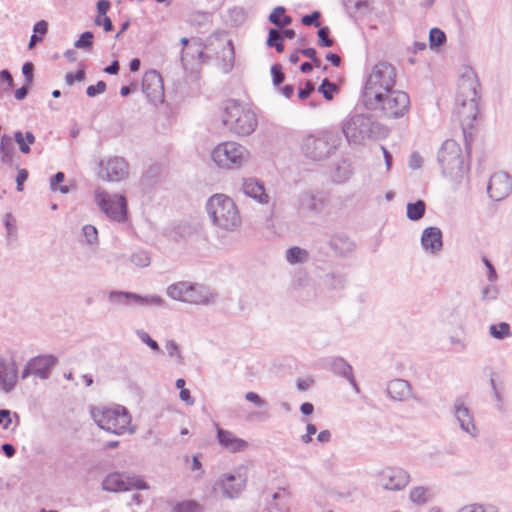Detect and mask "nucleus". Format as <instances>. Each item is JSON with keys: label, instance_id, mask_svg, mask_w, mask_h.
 Returning a JSON list of instances; mask_svg holds the SVG:
<instances>
[{"label": "nucleus", "instance_id": "obj_1", "mask_svg": "<svg viewBox=\"0 0 512 512\" xmlns=\"http://www.w3.org/2000/svg\"><path fill=\"white\" fill-rule=\"evenodd\" d=\"M342 132L349 145H364L368 140L385 138L388 130L371 116L356 114L345 120Z\"/></svg>", "mask_w": 512, "mask_h": 512}, {"label": "nucleus", "instance_id": "obj_2", "mask_svg": "<svg viewBox=\"0 0 512 512\" xmlns=\"http://www.w3.org/2000/svg\"><path fill=\"white\" fill-rule=\"evenodd\" d=\"M479 83L474 73H467L458 82L456 109L461 122L470 126L476 120L478 109Z\"/></svg>", "mask_w": 512, "mask_h": 512}, {"label": "nucleus", "instance_id": "obj_3", "mask_svg": "<svg viewBox=\"0 0 512 512\" xmlns=\"http://www.w3.org/2000/svg\"><path fill=\"white\" fill-rule=\"evenodd\" d=\"M364 104L367 108L378 111L384 118L400 119L409 113L411 100L405 91L393 89L376 100H366Z\"/></svg>", "mask_w": 512, "mask_h": 512}, {"label": "nucleus", "instance_id": "obj_4", "mask_svg": "<svg viewBox=\"0 0 512 512\" xmlns=\"http://www.w3.org/2000/svg\"><path fill=\"white\" fill-rule=\"evenodd\" d=\"M207 211L213 223L224 230H234L241 225V217L234 201L224 195L215 194L207 203Z\"/></svg>", "mask_w": 512, "mask_h": 512}, {"label": "nucleus", "instance_id": "obj_5", "mask_svg": "<svg viewBox=\"0 0 512 512\" xmlns=\"http://www.w3.org/2000/svg\"><path fill=\"white\" fill-rule=\"evenodd\" d=\"M396 69L387 62L377 63L367 77L363 101L376 100L380 95L395 89Z\"/></svg>", "mask_w": 512, "mask_h": 512}, {"label": "nucleus", "instance_id": "obj_6", "mask_svg": "<svg viewBox=\"0 0 512 512\" xmlns=\"http://www.w3.org/2000/svg\"><path fill=\"white\" fill-rule=\"evenodd\" d=\"M222 122L232 133L239 136L250 135L257 127L255 113L233 100L226 102Z\"/></svg>", "mask_w": 512, "mask_h": 512}, {"label": "nucleus", "instance_id": "obj_7", "mask_svg": "<svg viewBox=\"0 0 512 512\" xmlns=\"http://www.w3.org/2000/svg\"><path fill=\"white\" fill-rule=\"evenodd\" d=\"M91 415L98 426L108 432L120 435L130 431L131 417L123 406L94 407Z\"/></svg>", "mask_w": 512, "mask_h": 512}, {"label": "nucleus", "instance_id": "obj_8", "mask_svg": "<svg viewBox=\"0 0 512 512\" xmlns=\"http://www.w3.org/2000/svg\"><path fill=\"white\" fill-rule=\"evenodd\" d=\"M340 139L332 131H322L304 138L302 151L312 160H322L332 154L338 147Z\"/></svg>", "mask_w": 512, "mask_h": 512}, {"label": "nucleus", "instance_id": "obj_9", "mask_svg": "<svg viewBox=\"0 0 512 512\" xmlns=\"http://www.w3.org/2000/svg\"><path fill=\"white\" fill-rule=\"evenodd\" d=\"M214 163L224 169L241 167L249 160L248 150L234 141H226L218 144L211 153Z\"/></svg>", "mask_w": 512, "mask_h": 512}, {"label": "nucleus", "instance_id": "obj_10", "mask_svg": "<svg viewBox=\"0 0 512 512\" xmlns=\"http://www.w3.org/2000/svg\"><path fill=\"white\" fill-rule=\"evenodd\" d=\"M98 207L112 220L123 221L126 217V199L120 195H110L105 190L97 188L94 193Z\"/></svg>", "mask_w": 512, "mask_h": 512}, {"label": "nucleus", "instance_id": "obj_11", "mask_svg": "<svg viewBox=\"0 0 512 512\" xmlns=\"http://www.w3.org/2000/svg\"><path fill=\"white\" fill-rule=\"evenodd\" d=\"M438 161L445 173L458 177L463 171L460 145L454 140H446L438 152Z\"/></svg>", "mask_w": 512, "mask_h": 512}, {"label": "nucleus", "instance_id": "obj_12", "mask_svg": "<svg viewBox=\"0 0 512 512\" xmlns=\"http://www.w3.org/2000/svg\"><path fill=\"white\" fill-rule=\"evenodd\" d=\"M102 488L110 492H122L131 489H147L148 485L139 476L113 472L105 477Z\"/></svg>", "mask_w": 512, "mask_h": 512}, {"label": "nucleus", "instance_id": "obj_13", "mask_svg": "<svg viewBox=\"0 0 512 512\" xmlns=\"http://www.w3.org/2000/svg\"><path fill=\"white\" fill-rule=\"evenodd\" d=\"M409 481V474L401 468L387 467L380 472V483L385 489L401 490Z\"/></svg>", "mask_w": 512, "mask_h": 512}, {"label": "nucleus", "instance_id": "obj_14", "mask_svg": "<svg viewBox=\"0 0 512 512\" xmlns=\"http://www.w3.org/2000/svg\"><path fill=\"white\" fill-rule=\"evenodd\" d=\"M128 175V164L123 158L115 157L101 163L99 176L108 181H120Z\"/></svg>", "mask_w": 512, "mask_h": 512}, {"label": "nucleus", "instance_id": "obj_15", "mask_svg": "<svg viewBox=\"0 0 512 512\" xmlns=\"http://www.w3.org/2000/svg\"><path fill=\"white\" fill-rule=\"evenodd\" d=\"M57 359L52 355L38 356L31 359L22 373V378H26L31 374L40 378H47L51 369L55 366Z\"/></svg>", "mask_w": 512, "mask_h": 512}, {"label": "nucleus", "instance_id": "obj_16", "mask_svg": "<svg viewBox=\"0 0 512 512\" xmlns=\"http://www.w3.org/2000/svg\"><path fill=\"white\" fill-rule=\"evenodd\" d=\"M512 189V182L509 175L505 172H497L490 178L488 183V194L495 201H500L507 197Z\"/></svg>", "mask_w": 512, "mask_h": 512}, {"label": "nucleus", "instance_id": "obj_17", "mask_svg": "<svg viewBox=\"0 0 512 512\" xmlns=\"http://www.w3.org/2000/svg\"><path fill=\"white\" fill-rule=\"evenodd\" d=\"M142 88L147 97L152 101L160 100L164 91L161 75L155 70L145 72Z\"/></svg>", "mask_w": 512, "mask_h": 512}, {"label": "nucleus", "instance_id": "obj_18", "mask_svg": "<svg viewBox=\"0 0 512 512\" xmlns=\"http://www.w3.org/2000/svg\"><path fill=\"white\" fill-rule=\"evenodd\" d=\"M223 494L228 498L240 495L246 486V476L241 473L226 474L218 483Z\"/></svg>", "mask_w": 512, "mask_h": 512}, {"label": "nucleus", "instance_id": "obj_19", "mask_svg": "<svg viewBox=\"0 0 512 512\" xmlns=\"http://www.w3.org/2000/svg\"><path fill=\"white\" fill-rule=\"evenodd\" d=\"M204 57V46L199 39H193L190 46L184 48L181 54V61L183 66L188 69L193 66L195 62L202 63Z\"/></svg>", "mask_w": 512, "mask_h": 512}, {"label": "nucleus", "instance_id": "obj_20", "mask_svg": "<svg viewBox=\"0 0 512 512\" xmlns=\"http://www.w3.org/2000/svg\"><path fill=\"white\" fill-rule=\"evenodd\" d=\"M214 300V294L205 286L199 284H189L187 295L182 299L183 302L191 304H208Z\"/></svg>", "mask_w": 512, "mask_h": 512}, {"label": "nucleus", "instance_id": "obj_21", "mask_svg": "<svg viewBox=\"0 0 512 512\" xmlns=\"http://www.w3.org/2000/svg\"><path fill=\"white\" fill-rule=\"evenodd\" d=\"M217 438L219 443L231 452L242 451L248 447V443L245 440L240 439L232 432L221 428L217 429Z\"/></svg>", "mask_w": 512, "mask_h": 512}, {"label": "nucleus", "instance_id": "obj_22", "mask_svg": "<svg viewBox=\"0 0 512 512\" xmlns=\"http://www.w3.org/2000/svg\"><path fill=\"white\" fill-rule=\"evenodd\" d=\"M17 382V367L14 363L6 364L0 361V388L5 392L11 391Z\"/></svg>", "mask_w": 512, "mask_h": 512}, {"label": "nucleus", "instance_id": "obj_23", "mask_svg": "<svg viewBox=\"0 0 512 512\" xmlns=\"http://www.w3.org/2000/svg\"><path fill=\"white\" fill-rule=\"evenodd\" d=\"M242 189L247 196L256 199L260 203H268L269 196L258 180L254 178L244 179Z\"/></svg>", "mask_w": 512, "mask_h": 512}, {"label": "nucleus", "instance_id": "obj_24", "mask_svg": "<svg viewBox=\"0 0 512 512\" xmlns=\"http://www.w3.org/2000/svg\"><path fill=\"white\" fill-rule=\"evenodd\" d=\"M422 245L425 250L437 252L442 248V233L435 227L427 228L422 235Z\"/></svg>", "mask_w": 512, "mask_h": 512}, {"label": "nucleus", "instance_id": "obj_25", "mask_svg": "<svg viewBox=\"0 0 512 512\" xmlns=\"http://www.w3.org/2000/svg\"><path fill=\"white\" fill-rule=\"evenodd\" d=\"M435 493L432 488L424 486H416L410 490L409 498L417 505H424L434 497Z\"/></svg>", "mask_w": 512, "mask_h": 512}, {"label": "nucleus", "instance_id": "obj_26", "mask_svg": "<svg viewBox=\"0 0 512 512\" xmlns=\"http://www.w3.org/2000/svg\"><path fill=\"white\" fill-rule=\"evenodd\" d=\"M455 414L458 421L460 422L461 428L467 433L474 435L476 428L473 424L469 410L462 404H456Z\"/></svg>", "mask_w": 512, "mask_h": 512}, {"label": "nucleus", "instance_id": "obj_27", "mask_svg": "<svg viewBox=\"0 0 512 512\" xmlns=\"http://www.w3.org/2000/svg\"><path fill=\"white\" fill-rule=\"evenodd\" d=\"M387 390L389 395L396 400H402L410 392L408 382L400 379L391 381L388 384Z\"/></svg>", "mask_w": 512, "mask_h": 512}, {"label": "nucleus", "instance_id": "obj_28", "mask_svg": "<svg viewBox=\"0 0 512 512\" xmlns=\"http://www.w3.org/2000/svg\"><path fill=\"white\" fill-rule=\"evenodd\" d=\"M269 20L279 28H284L291 24L292 19L285 14L283 7H277L269 16Z\"/></svg>", "mask_w": 512, "mask_h": 512}, {"label": "nucleus", "instance_id": "obj_29", "mask_svg": "<svg viewBox=\"0 0 512 512\" xmlns=\"http://www.w3.org/2000/svg\"><path fill=\"white\" fill-rule=\"evenodd\" d=\"M333 370L336 373L349 379L350 383L356 388V390H358L355 380L353 378L352 367L350 365H348L344 360H342V359L335 360L333 362Z\"/></svg>", "mask_w": 512, "mask_h": 512}, {"label": "nucleus", "instance_id": "obj_30", "mask_svg": "<svg viewBox=\"0 0 512 512\" xmlns=\"http://www.w3.org/2000/svg\"><path fill=\"white\" fill-rule=\"evenodd\" d=\"M325 199L315 194H306L302 198V206L310 210H321L324 206Z\"/></svg>", "mask_w": 512, "mask_h": 512}, {"label": "nucleus", "instance_id": "obj_31", "mask_svg": "<svg viewBox=\"0 0 512 512\" xmlns=\"http://www.w3.org/2000/svg\"><path fill=\"white\" fill-rule=\"evenodd\" d=\"M189 282H178L168 287L167 294L175 299L182 301L185 295H187V290L189 289Z\"/></svg>", "mask_w": 512, "mask_h": 512}, {"label": "nucleus", "instance_id": "obj_32", "mask_svg": "<svg viewBox=\"0 0 512 512\" xmlns=\"http://www.w3.org/2000/svg\"><path fill=\"white\" fill-rule=\"evenodd\" d=\"M267 45L269 47H275L278 53H282L284 51L283 37L279 30L270 29Z\"/></svg>", "mask_w": 512, "mask_h": 512}, {"label": "nucleus", "instance_id": "obj_33", "mask_svg": "<svg viewBox=\"0 0 512 512\" xmlns=\"http://www.w3.org/2000/svg\"><path fill=\"white\" fill-rule=\"evenodd\" d=\"M424 212L425 203L422 200H419L416 203H410L407 206V216L411 220H419L424 215Z\"/></svg>", "mask_w": 512, "mask_h": 512}, {"label": "nucleus", "instance_id": "obj_34", "mask_svg": "<svg viewBox=\"0 0 512 512\" xmlns=\"http://www.w3.org/2000/svg\"><path fill=\"white\" fill-rule=\"evenodd\" d=\"M429 41H430V47L432 49L437 48L445 43L446 35L442 30H440L438 28H433L430 31Z\"/></svg>", "mask_w": 512, "mask_h": 512}, {"label": "nucleus", "instance_id": "obj_35", "mask_svg": "<svg viewBox=\"0 0 512 512\" xmlns=\"http://www.w3.org/2000/svg\"><path fill=\"white\" fill-rule=\"evenodd\" d=\"M307 259V252L299 247H293L287 252V260L294 264L297 262H303Z\"/></svg>", "mask_w": 512, "mask_h": 512}, {"label": "nucleus", "instance_id": "obj_36", "mask_svg": "<svg viewBox=\"0 0 512 512\" xmlns=\"http://www.w3.org/2000/svg\"><path fill=\"white\" fill-rule=\"evenodd\" d=\"M490 333L493 337L502 339L510 334V328L507 323H500L499 325H492Z\"/></svg>", "mask_w": 512, "mask_h": 512}, {"label": "nucleus", "instance_id": "obj_37", "mask_svg": "<svg viewBox=\"0 0 512 512\" xmlns=\"http://www.w3.org/2000/svg\"><path fill=\"white\" fill-rule=\"evenodd\" d=\"M65 179V175L62 172H58L52 179H51V189L53 191L59 190L62 193H68L69 189L66 185L58 187L59 183H62Z\"/></svg>", "mask_w": 512, "mask_h": 512}, {"label": "nucleus", "instance_id": "obj_38", "mask_svg": "<svg viewBox=\"0 0 512 512\" xmlns=\"http://www.w3.org/2000/svg\"><path fill=\"white\" fill-rule=\"evenodd\" d=\"M132 262L139 267L148 266L150 263V258L148 254L144 251L137 252L131 257Z\"/></svg>", "mask_w": 512, "mask_h": 512}, {"label": "nucleus", "instance_id": "obj_39", "mask_svg": "<svg viewBox=\"0 0 512 512\" xmlns=\"http://www.w3.org/2000/svg\"><path fill=\"white\" fill-rule=\"evenodd\" d=\"M176 512H200V506L193 501H185L177 505Z\"/></svg>", "mask_w": 512, "mask_h": 512}, {"label": "nucleus", "instance_id": "obj_40", "mask_svg": "<svg viewBox=\"0 0 512 512\" xmlns=\"http://www.w3.org/2000/svg\"><path fill=\"white\" fill-rule=\"evenodd\" d=\"M0 85L4 91H9L13 87V78L9 71L2 70L0 72Z\"/></svg>", "mask_w": 512, "mask_h": 512}, {"label": "nucleus", "instance_id": "obj_41", "mask_svg": "<svg viewBox=\"0 0 512 512\" xmlns=\"http://www.w3.org/2000/svg\"><path fill=\"white\" fill-rule=\"evenodd\" d=\"M110 8V3L107 0H100L97 3L98 16L95 19L96 25H101L102 16L106 15L107 11Z\"/></svg>", "mask_w": 512, "mask_h": 512}, {"label": "nucleus", "instance_id": "obj_42", "mask_svg": "<svg viewBox=\"0 0 512 512\" xmlns=\"http://www.w3.org/2000/svg\"><path fill=\"white\" fill-rule=\"evenodd\" d=\"M319 36V45L324 47H331L333 45V40L329 38V29L328 27H322L318 31Z\"/></svg>", "mask_w": 512, "mask_h": 512}, {"label": "nucleus", "instance_id": "obj_43", "mask_svg": "<svg viewBox=\"0 0 512 512\" xmlns=\"http://www.w3.org/2000/svg\"><path fill=\"white\" fill-rule=\"evenodd\" d=\"M93 34L91 32H85L81 35L80 39L75 43L77 48H91Z\"/></svg>", "mask_w": 512, "mask_h": 512}, {"label": "nucleus", "instance_id": "obj_44", "mask_svg": "<svg viewBox=\"0 0 512 512\" xmlns=\"http://www.w3.org/2000/svg\"><path fill=\"white\" fill-rule=\"evenodd\" d=\"M336 90V85L333 83H330L327 79L323 81L322 85L320 86V91L323 93L324 97L327 100L332 99V92Z\"/></svg>", "mask_w": 512, "mask_h": 512}, {"label": "nucleus", "instance_id": "obj_45", "mask_svg": "<svg viewBox=\"0 0 512 512\" xmlns=\"http://www.w3.org/2000/svg\"><path fill=\"white\" fill-rule=\"evenodd\" d=\"M459 512H495L493 507L485 508L482 505L471 504L463 507Z\"/></svg>", "mask_w": 512, "mask_h": 512}, {"label": "nucleus", "instance_id": "obj_46", "mask_svg": "<svg viewBox=\"0 0 512 512\" xmlns=\"http://www.w3.org/2000/svg\"><path fill=\"white\" fill-rule=\"evenodd\" d=\"M106 89V84L103 81H99L96 85H91L87 88V95L94 97L97 94L103 93Z\"/></svg>", "mask_w": 512, "mask_h": 512}, {"label": "nucleus", "instance_id": "obj_47", "mask_svg": "<svg viewBox=\"0 0 512 512\" xmlns=\"http://www.w3.org/2000/svg\"><path fill=\"white\" fill-rule=\"evenodd\" d=\"M271 72L273 75V82L275 85H279L284 81V73L282 72V68L280 65H273L271 68Z\"/></svg>", "mask_w": 512, "mask_h": 512}, {"label": "nucleus", "instance_id": "obj_48", "mask_svg": "<svg viewBox=\"0 0 512 512\" xmlns=\"http://www.w3.org/2000/svg\"><path fill=\"white\" fill-rule=\"evenodd\" d=\"M320 13L319 12H313L311 15H305L302 18V23L304 25H315L316 27L320 26L319 22Z\"/></svg>", "mask_w": 512, "mask_h": 512}, {"label": "nucleus", "instance_id": "obj_49", "mask_svg": "<svg viewBox=\"0 0 512 512\" xmlns=\"http://www.w3.org/2000/svg\"><path fill=\"white\" fill-rule=\"evenodd\" d=\"M84 235L89 243H93L97 240V230L92 225H87L83 228Z\"/></svg>", "mask_w": 512, "mask_h": 512}, {"label": "nucleus", "instance_id": "obj_50", "mask_svg": "<svg viewBox=\"0 0 512 512\" xmlns=\"http://www.w3.org/2000/svg\"><path fill=\"white\" fill-rule=\"evenodd\" d=\"M85 78V72L83 69L78 70L75 74L68 73L66 75V82L69 85H72L75 81H82Z\"/></svg>", "mask_w": 512, "mask_h": 512}, {"label": "nucleus", "instance_id": "obj_51", "mask_svg": "<svg viewBox=\"0 0 512 512\" xmlns=\"http://www.w3.org/2000/svg\"><path fill=\"white\" fill-rule=\"evenodd\" d=\"M422 164H423V158L421 157V155L419 153L414 152L410 155V159H409L410 168L418 169L422 166Z\"/></svg>", "mask_w": 512, "mask_h": 512}, {"label": "nucleus", "instance_id": "obj_52", "mask_svg": "<svg viewBox=\"0 0 512 512\" xmlns=\"http://www.w3.org/2000/svg\"><path fill=\"white\" fill-rule=\"evenodd\" d=\"M165 347L170 357L181 358L178 345L174 341H168Z\"/></svg>", "mask_w": 512, "mask_h": 512}, {"label": "nucleus", "instance_id": "obj_53", "mask_svg": "<svg viewBox=\"0 0 512 512\" xmlns=\"http://www.w3.org/2000/svg\"><path fill=\"white\" fill-rule=\"evenodd\" d=\"M11 424V413L9 410H0V425L7 429Z\"/></svg>", "mask_w": 512, "mask_h": 512}, {"label": "nucleus", "instance_id": "obj_54", "mask_svg": "<svg viewBox=\"0 0 512 512\" xmlns=\"http://www.w3.org/2000/svg\"><path fill=\"white\" fill-rule=\"evenodd\" d=\"M314 91V85L311 82H307L305 88L300 89L298 92V97L301 100H305L309 97V95Z\"/></svg>", "mask_w": 512, "mask_h": 512}, {"label": "nucleus", "instance_id": "obj_55", "mask_svg": "<svg viewBox=\"0 0 512 512\" xmlns=\"http://www.w3.org/2000/svg\"><path fill=\"white\" fill-rule=\"evenodd\" d=\"M15 140L16 142L18 143L19 147H20V150L23 152V153H29L30 151V148L28 146V144H26L24 142V137H23V134L21 132H16L15 133Z\"/></svg>", "mask_w": 512, "mask_h": 512}, {"label": "nucleus", "instance_id": "obj_56", "mask_svg": "<svg viewBox=\"0 0 512 512\" xmlns=\"http://www.w3.org/2000/svg\"><path fill=\"white\" fill-rule=\"evenodd\" d=\"M33 64L28 62L23 65L22 72L26 77L27 84H30L32 82L33 77Z\"/></svg>", "mask_w": 512, "mask_h": 512}, {"label": "nucleus", "instance_id": "obj_57", "mask_svg": "<svg viewBox=\"0 0 512 512\" xmlns=\"http://www.w3.org/2000/svg\"><path fill=\"white\" fill-rule=\"evenodd\" d=\"M47 30L48 24L44 20L37 22L34 26V33L41 35L42 37L47 33Z\"/></svg>", "mask_w": 512, "mask_h": 512}, {"label": "nucleus", "instance_id": "obj_58", "mask_svg": "<svg viewBox=\"0 0 512 512\" xmlns=\"http://www.w3.org/2000/svg\"><path fill=\"white\" fill-rule=\"evenodd\" d=\"M27 177H28V173L26 170L22 169L18 172V175L16 178L18 191L23 190V183L26 181Z\"/></svg>", "mask_w": 512, "mask_h": 512}, {"label": "nucleus", "instance_id": "obj_59", "mask_svg": "<svg viewBox=\"0 0 512 512\" xmlns=\"http://www.w3.org/2000/svg\"><path fill=\"white\" fill-rule=\"evenodd\" d=\"M180 399L184 401L187 405H193L194 399L190 394V391L188 389H182L180 390Z\"/></svg>", "mask_w": 512, "mask_h": 512}, {"label": "nucleus", "instance_id": "obj_60", "mask_svg": "<svg viewBox=\"0 0 512 512\" xmlns=\"http://www.w3.org/2000/svg\"><path fill=\"white\" fill-rule=\"evenodd\" d=\"M245 397L248 401L253 402L258 406L264 405V401L254 392H248Z\"/></svg>", "mask_w": 512, "mask_h": 512}, {"label": "nucleus", "instance_id": "obj_61", "mask_svg": "<svg viewBox=\"0 0 512 512\" xmlns=\"http://www.w3.org/2000/svg\"><path fill=\"white\" fill-rule=\"evenodd\" d=\"M141 338L151 349H153L155 351H159L160 350L157 342L154 341L153 339H151L148 334L143 333L141 335Z\"/></svg>", "mask_w": 512, "mask_h": 512}, {"label": "nucleus", "instance_id": "obj_62", "mask_svg": "<svg viewBox=\"0 0 512 512\" xmlns=\"http://www.w3.org/2000/svg\"><path fill=\"white\" fill-rule=\"evenodd\" d=\"M381 150L385 158L387 171H390L392 167V155L384 146H381Z\"/></svg>", "mask_w": 512, "mask_h": 512}, {"label": "nucleus", "instance_id": "obj_63", "mask_svg": "<svg viewBox=\"0 0 512 512\" xmlns=\"http://www.w3.org/2000/svg\"><path fill=\"white\" fill-rule=\"evenodd\" d=\"M12 145L11 139L3 137L1 140V150L3 153L8 154L10 146Z\"/></svg>", "mask_w": 512, "mask_h": 512}, {"label": "nucleus", "instance_id": "obj_64", "mask_svg": "<svg viewBox=\"0 0 512 512\" xmlns=\"http://www.w3.org/2000/svg\"><path fill=\"white\" fill-rule=\"evenodd\" d=\"M313 383V380L311 379H303L299 380L297 383V386L300 390H307Z\"/></svg>", "mask_w": 512, "mask_h": 512}]
</instances>
